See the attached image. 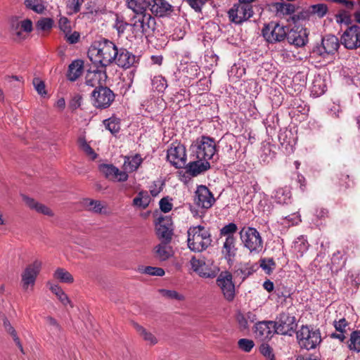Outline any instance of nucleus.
Instances as JSON below:
<instances>
[{"label":"nucleus","instance_id":"18","mask_svg":"<svg viewBox=\"0 0 360 360\" xmlns=\"http://www.w3.org/2000/svg\"><path fill=\"white\" fill-rule=\"evenodd\" d=\"M159 226L157 227V235L162 243L168 244L171 242L173 236V224L172 219L169 217L158 218Z\"/></svg>","mask_w":360,"mask_h":360},{"label":"nucleus","instance_id":"13","mask_svg":"<svg viewBox=\"0 0 360 360\" xmlns=\"http://www.w3.org/2000/svg\"><path fill=\"white\" fill-rule=\"evenodd\" d=\"M229 17L231 22L236 24H241L253 15L251 4H234L229 11Z\"/></svg>","mask_w":360,"mask_h":360},{"label":"nucleus","instance_id":"16","mask_svg":"<svg viewBox=\"0 0 360 360\" xmlns=\"http://www.w3.org/2000/svg\"><path fill=\"white\" fill-rule=\"evenodd\" d=\"M86 84L94 88V90H110L106 86L107 75L105 70H94L89 71L85 77Z\"/></svg>","mask_w":360,"mask_h":360},{"label":"nucleus","instance_id":"61","mask_svg":"<svg viewBox=\"0 0 360 360\" xmlns=\"http://www.w3.org/2000/svg\"><path fill=\"white\" fill-rule=\"evenodd\" d=\"M142 272L150 276H162L165 275L163 269L150 266H146Z\"/></svg>","mask_w":360,"mask_h":360},{"label":"nucleus","instance_id":"53","mask_svg":"<svg viewBox=\"0 0 360 360\" xmlns=\"http://www.w3.org/2000/svg\"><path fill=\"white\" fill-rule=\"evenodd\" d=\"M79 147L85 152V153L90 156L91 160H95L97 158V154L94 149L89 146L84 138L80 137L78 140Z\"/></svg>","mask_w":360,"mask_h":360},{"label":"nucleus","instance_id":"30","mask_svg":"<svg viewBox=\"0 0 360 360\" xmlns=\"http://www.w3.org/2000/svg\"><path fill=\"white\" fill-rule=\"evenodd\" d=\"M192 269L198 274L200 277L213 278L216 276L214 271H203L205 262L193 257L190 261Z\"/></svg>","mask_w":360,"mask_h":360},{"label":"nucleus","instance_id":"3","mask_svg":"<svg viewBox=\"0 0 360 360\" xmlns=\"http://www.w3.org/2000/svg\"><path fill=\"white\" fill-rule=\"evenodd\" d=\"M187 233L188 247L193 252H202L212 244L211 234L203 226L190 227Z\"/></svg>","mask_w":360,"mask_h":360},{"label":"nucleus","instance_id":"62","mask_svg":"<svg viewBox=\"0 0 360 360\" xmlns=\"http://www.w3.org/2000/svg\"><path fill=\"white\" fill-rule=\"evenodd\" d=\"M84 0H68L67 7L72 13H77L79 11Z\"/></svg>","mask_w":360,"mask_h":360},{"label":"nucleus","instance_id":"1","mask_svg":"<svg viewBox=\"0 0 360 360\" xmlns=\"http://www.w3.org/2000/svg\"><path fill=\"white\" fill-rule=\"evenodd\" d=\"M117 53V46L108 39L95 42L88 51L90 60L97 67L105 68L114 63Z\"/></svg>","mask_w":360,"mask_h":360},{"label":"nucleus","instance_id":"39","mask_svg":"<svg viewBox=\"0 0 360 360\" xmlns=\"http://www.w3.org/2000/svg\"><path fill=\"white\" fill-rule=\"evenodd\" d=\"M146 0H127V7L131 9L135 13L143 14L148 6V2L143 4Z\"/></svg>","mask_w":360,"mask_h":360},{"label":"nucleus","instance_id":"59","mask_svg":"<svg viewBox=\"0 0 360 360\" xmlns=\"http://www.w3.org/2000/svg\"><path fill=\"white\" fill-rule=\"evenodd\" d=\"M314 217L316 219V222L319 221H324L329 216V212L326 208L324 207H316L314 210ZM321 224L322 222L320 223Z\"/></svg>","mask_w":360,"mask_h":360},{"label":"nucleus","instance_id":"58","mask_svg":"<svg viewBox=\"0 0 360 360\" xmlns=\"http://www.w3.org/2000/svg\"><path fill=\"white\" fill-rule=\"evenodd\" d=\"M276 8L278 11L285 15H290L295 11V6L290 3H279Z\"/></svg>","mask_w":360,"mask_h":360},{"label":"nucleus","instance_id":"34","mask_svg":"<svg viewBox=\"0 0 360 360\" xmlns=\"http://www.w3.org/2000/svg\"><path fill=\"white\" fill-rule=\"evenodd\" d=\"M142 161L143 160L139 154L132 157H125L123 164L124 169L128 172H135L138 169Z\"/></svg>","mask_w":360,"mask_h":360},{"label":"nucleus","instance_id":"26","mask_svg":"<svg viewBox=\"0 0 360 360\" xmlns=\"http://www.w3.org/2000/svg\"><path fill=\"white\" fill-rule=\"evenodd\" d=\"M219 146L221 147L224 154L228 158H231L237 151L238 142L233 136H223L219 141Z\"/></svg>","mask_w":360,"mask_h":360},{"label":"nucleus","instance_id":"37","mask_svg":"<svg viewBox=\"0 0 360 360\" xmlns=\"http://www.w3.org/2000/svg\"><path fill=\"white\" fill-rule=\"evenodd\" d=\"M20 22L15 17H13L11 20V31L15 37V41H22L26 39V34L22 32L20 27Z\"/></svg>","mask_w":360,"mask_h":360},{"label":"nucleus","instance_id":"24","mask_svg":"<svg viewBox=\"0 0 360 360\" xmlns=\"http://www.w3.org/2000/svg\"><path fill=\"white\" fill-rule=\"evenodd\" d=\"M94 105L97 108H106L115 99L114 91H92Z\"/></svg>","mask_w":360,"mask_h":360},{"label":"nucleus","instance_id":"45","mask_svg":"<svg viewBox=\"0 0 360 360\" xmlns=\"http://www.w3.org/2000/svg\"><path fill=\"white\" fill-rule=\"evenodd\" d=\"M238 231V226L235 223H229L223 226L219 231L220 236H224L225 238H236L234 235Z\"/></svg>","mask_w":360,"mask_h":360},{"label":"nucleus","instance_id":"51","mask_svg":"<svg viewBox=\"0 0 360 360\" xmlns=\"http://www.w3.org/2000/svg\"><path fill=\"white\" fill-rule=\"evenodd\" d=\"M151 84L156 90H165L168 86L167 81L162 75L155 76L151 80Z\"/></svg>","mask_w":360,"mask_h":360},{"label":"nucleus","instance_id":"20","mask_svg":"<svg viewBox=\"0 0 360 360\" xmlns=\"http://www.w3.org/2000/svg\"><path fill=\"white\" fill-rule=\"evenodd\" d=\"M308 34L309 32L306 28L297 26L290 30L288 29L286 39L290 44L301 47L307 43Z\"/></svg>","mask_w":360,"mask_h":360},{"label":"nucleus","instance_id":"23","mask_svg":"<svg viewBox=\"0 0 360 360\" xmlns=\"http://www.w3.org/2000/svg\"><path fill=\"white\" fill-rule=\"evenodd\" d=\"M254 333L255 335L262 339H269L275 333V323L274 321H259L255 325Z\"/></svg>","mask_w":360,"mask_h":360},{"label":"nucleus","instance_id":"47","mask_svg":"<svg viewBox=\"0 0 360 360\" xmlns=\"http://www.w3.org/2000/svg\"><path fill=\"white\" fill-rule=\"evenodd\" d=\"M328 6L325 4H314L309 7L310 13L317 15L320 18H323L328 13Z\"/></svg>","mask_w":360,"mask_h":360},{"label":"nucleus","instance_id":"54","mask_svg":"<svg viewBox=\"0 0 360 360\" xmlns=\"http://www.w3.org/2000/svg\"><path fill=\"white\" fill-rule=\"evenodd\" d=\"M259 262L261 268L268 274H270L276 266L273 258H263Z\"/></svg>","mask_w":360,"mask_h":360},{"label":"nucleus","instance_id":"44","mask_svg":"<svg viewBox=\"0 0 360 360\" xmlns=\"http://www.w3.org/2000/svg\"><path fill=\"white\" fill-rule=\"evenodd\" d=\"M167 244L162 243V242L155 247V257L160 261H165L171 256V252L167 247Z\"/></svg>","mask_w":360,"mask_h":360},{"label":"nucleus","instance_id":"35","mask_svg":"<svg viewBox=\"0 0 360 360\" xmlns=\"http://www.w3.org/2000/svg\"><path fill=\"white\" fill-rule=\"evenodd\" d=\"M103 124L105 126V128L108 130L112 135H116L120 131V119L115 116H112L108 119L104 120L103 121Z\"/></svg>","mask_w":360,"mask_h":360},{"label":"nucleus","instance_id":"63","mask_svg":"<svg viewBox=\"0 0 360 360\" xmlns=\"http://www.w3.org/2000/svg\"><path fill=\"white\" fill-rule=\"evenodd\" d=\"M269 98L271 100L272 105L276 106H280L284 99L281 91H271Z\"/></svg>","mask_w":360,"mask_h":360},{"label":"nucleus","instance_id":"6","mask_svg":"<svg viewBox=\"0 0 360 360\" xmlns=\"http://www.w3.org/2000/svg\"><path fill=\"white\" fill-rule=\"evenodd\" d=\"M288 32V27L274 21L265 24L262 30L263 37L271 44L283 41L287 37Z\"/></svg>","mask_w":360,"mask_h":360},{"label":"nucleus","instance_id":"55","mask_svg":"<svg viewBox=\"0 0 360 360\" xmlns=\"http://www.w3.org/2000/svg\"><path fill=\"white\" fill-rule=\"evenodd\" d=\"M53 25V20L52 18H43L39 19L37 24L36 27L37 30H42V31H46L49 30L52 28Z\"/></svg>","mask_w":360,"mask_h":360},{"label":"nucleus","instance_id":"2","mask_svg":"<svg viewBox=\"0 0 360 360\" xmlns=\"http://www.w3.org/2000/svg\"><path fill=\"white\" fill-rule=\"evenodd\" d=\"M190 157L209 161L218 151L214 138L202 135L193 141L190 146Z\"/></svg>","mask_w":360,"mask_h":360},{"label":"nucleus","instance_id":"22","mask_svg":"<svg viewBox=\"0 0 360 360\" xmlns=\"http://www.w3.org/2000/svg\"><path fill=\"white\" fill-rule=\"evenodd\" d=\"M191 161L185 165L186 173L192 176H197L198 175L207 171L210 168L209 161L198 159L195 157H190Z\"/></svg>","mask_w":360,"mask_h":360},{"label":"nucleus","instance_id":"60","mask_svg":"<svg viewBox=\"0 0 360 360\" xmlns=\"http://www.w3.org/2000/svg\"><path fill=\"white\" fill-rule=\"evenodd\" d=\"M172 199L169 196L162 198L160 202V209L164 213H167L172 210L173 205L171 202Z\"/></svg>","mask_w":360,"mask_h":360},{"label":"nucleus","instance_id":"31","mask_svg":"<svg viewBox=\"0 0 360 360\" xmlns=\"http://www.w3.org/2000/svg\"><path fill=\"white\" fill-rule=\"evenodd\" d=\"M256 264H241L234 271V276L236 279L240 280V283H242L256 271Z\"/></svg>","mask_w":360,"mask_h":360},{"label":"nucleus","instance_id":"19","mask_svg":"<svg viewBox=\"0 0 360 360\" xmlns=\"http://www.w3.org/2000/svg\"><path fill=\"white\" fill-rule=\"evenodd\" d=\"M332 181L340 191H345L354 185V178L345 167L336 170Z\"/></svg>","mask_w":360,"mask_h":360},{"label":"nucleus","instance_id":"12","mask_svg":"<svg viewBox=\"0 0 360 360\" xmlns=\"http://www.w3.org/2000/svg\"><path fill=\"white\" fill-rule=\"evenodd\" d=\"M155 20L150 15H141L131 24L136 37L148 36L155 30Z\"/></svg>","mask_w":360,"mask_h":360},{"label":"nucleus","instance_id":"28","mask_svg":"<svg viewBox=\"0 0 360 360\" xmlns=\"http://www.w3.org/2000/svg\"><path fill=\"white\" fill-rule=\"evenodd\" d=\"M290 105L292 108L290 114L294 115L299 113L302 115H307L309 111V106L302 100V95L300 92L292 99Z\"/></svg>","mask_w":360,"mask_h":360},{"label":"nucleus","instance_id":"64","mask_svg":"<svg viewBox=\"0 0 360 360\" xmlns=\"http://www.w3.org/2000/svg\"><path fill=\"white\" fill-rule=\"evenodd\" d=\"M196 12H201L202 6L207 0H184Z\"/></svg>","mask_w":360,"mask_h":360},{"label":"nucleus","instance_id":"21","mask_svg":"<svg viewBox=\"0 0 360 360\" xmlns=\"http://www.w3.org/2000/svg\"><path fill=\"white\" fill-rule=\"evenodd\" d=\"M278 141L285 151L291 153L294 151L297 136L291 129H284L279 132Z\"/></svg>","mask_w":360,"mask_h":360},{"label":"nucleus","instance_id":"11","mask_svg":"<svg viewBox=\"0 0 360 360\" xmlns=\"http://www.w3.org/2000/svg\"><path fill=\"white\" fill-rule=\"evenodd\" d=\"M340 43L349 50L360 47V27L356 25L349 26L340 37Z\"/></svg>","mask_w":360,"mask_h":360},{"label":"nucleus","instance_id":"5","mask_svg":"<svg viewBox=\"0 0 360 360\" xmlns=\"http://www.w3.org/2000/svg\"><path fill=\"white\" fill-rule=\"evenodd\" d=\"M296 335L300 347L307 350L316 348L321 342L320 330L307 325L302 326Z\"/></svg>","mask_w":360,"mask_h":360},{"label":"nucleus","instance_id":"57","mask_svg":"<svg viewBox=\"0 0 360 360\" xmlns=\"http://www.w3.org/2000/svg\"><path fill=\"white\" fill-rule=\"evenodd\" d=\"M255 346V342L252 340L248 338H241L238 341V348L245 352H250Z\"/></svg>","mask_w":360,"mask_h":360},{"label":"nucleus","instance_id":"14","mask_svg":"<svg viewBox=\"0 0 360 360\" xmlns=\"http://www.w3.org/2000/svg\"><path fill=\"white\" fill-rule=\"evenodd\" d=\"M41 268V262L35 260L32 264L27 265L21 274V282L23 289L27 290L30 287H33L36 279Z\"/></svg>","mask_w":360,"mask_h":360},{"label":"nucleus","instance_id":"17","mask_svg":"<svg viewBox=\"0 0 360 360\" xmlns=\"http://www.w3.org/2000/svg\"><path fill=\"white\" fill-rule=\"evenodd\" d=\"M195 203L201 208L209 209L215 202V199L212 192L206 186L200 185L197 188L195 192Z\"/></svg>","mask_w":360,"mask_h":360},{"label":"nucleus","instance_id":"50","mask_svg":"<svg viewBox=\"0 0 360 360\" xmlns=\"http://www.w3.org/2000/svg\"><path fill=\"white\" fill-rule=\"evenodd\" d=\"M84 205L88 207L89 210L96 214L101 213L103 209V206L99 200L86 199L84 200Z\"/></svg>","mask_w":360,"mask_h":360},{"label":"nucleus","instance_id":"9","mask_svg":"<svg viewBox=\"0 0 360 360\" xmlns=\"http://www.w3.org/2000/svg\"><path fill=\"white\" fill-rule=\"evenodd\" d=\"M167 160L176 169L185 167L186 163L185 146L178 142L172 143L167 150Z\"/></svg>","mask_w":360,"mask_h":360},{"label":"nucleus","instance_id":"49","mask_svg":"<svg viewBox=\"0 0 360 360\" xmlns=\"http://www.w3.org/2000/svg\"><path fill=\"white\" fill-rule=\"evenodd\" d=\"M4 326L6 330L11 335L14 342H15L18 348L20 349V351L23 352V348L20 343V339L17 335V333L15 330L13 328V327L11 325L8 319L4 320Z\"/></svg>","mask_w":360,"mask_h":360},{"label":"nucleus","instance_id":"15","mask_svg":"<svg viewBox=\"0 0 360 360\" xmlns=\"http://www.w3.org/2000/svg\"><path fill=\"white\" fill-rule=\"evenodd\" d=\"M115 57L116 58L114 60V63L124 69L136 67L139 63L140 60L139 56H136L122 47H117V53Z\"/></svg>","mask_w":360,"mask_h":360},{"label":"nucleus","instance_id":"38","mask_svg":"<svg viewBox=\"0 0 360 360\" xmlns=\"http://www.w3.org/2000/svg\"><path fill=\"white\" fill-rule=\"evenodd\" d=\"M47 285H49L50 290L56 295L58 299L63 305H67L68 304L71 303L68 295L58 285L53 284L50 282H48Z\"/></svg>","mask_w":360,"mask_h":360},{"label":"nucleus","instance_id":"7","mask_svg":"<svg viewBox=\"0 0 360 360\" xmlns=\"http://www.w3.org/2000/svg\"><path fill=\"white\" fill-rule=\"evenodd\" d=\"M275 323V333L283 335L292 336L297 326L296 319L288 312H282L276 317Z\"/></svg>","mask_w":360,"mask_h":360},{"label":"nucleus","instance_id":"8","mask_svg":"<svg viewBox=\"0 0 360 360\" xmlns=\"http://www.w3.org/2000/svg\"><path fill=\"white\" fill-rule=\"evenodd\" d=\"M340 47V41L333 34L326 35L322 38L321 44L314 47L312 53L315 56L326 58L328 55L335 54Z\"/></svg>","mask_w":360,"mask_h":360},{"label":"nucleus","instance_id":"29","mask_svg":"<svg viewBox=\"0 0 360 360\" xmlns=\"http://www.w3.org/2000/svg\"><path fill=\"white\" fill-rule=\"evenodd\" d=\"M22 199L25 201V204L31 210H35L37 212L46 216H53V212L49 207H48L44 204H41L36 201L34 198H30L26 195H22Z\"/></svg>","mask_w":360,"mask_h":360},{"label":"nucleus","instance_id":"4","mask_svg":"<svg viewBox=\"0 0 360 360\" xmlns=\"http://www.w3.org/2000/svg\"><path fill=\"white\" fill-rule=\"evenodd\" d=\"M243 246L250 253L258 254L263 248V240L259 232L253 227H243L239 232Z\"/></svg>","mask_w":360,"mask_h":360},{"label":"nucleus","instance_id":"56","mask_svg":"<svg viewBox=\"0 0 360 360\" xmlns=\"http://www.w3.org/2000/svg\"><path fill=\"white\" fill-rule=\"evenodd\" d=\"M335 20L338 24H345L346 25L352 24L351 16L349 13L345 10L340 11V12L335 15Z\"/></svg>","mask_w":360,"mask_h":360},{"label":"nucleus","instance_id":"41","mask_svg":"<svg viewBox=\"0 0 360 360\" xmlns=\"http://www.w3.org/2000/svg\"><path fill=\"white\" fill-rule=\"evenodd\" d=\"M99 170L109 179H115L118 172V168L112 164H102L99 166Z\"/></svg>","mask_w":360,"mask_h":360},{"label":"nucleus","instance_id":"42","mask_svg":"<svg viewBox=\"0 0 360 360\" xmlns=\"http://www.w3.org/2000/svg\"><path fill=\"white\" fill-rule=\"evenodd\" d=\"M129 26H131V25L127 22L123 16L118 14L115 15L113 27L117 30L119 37L124 33Z\"/></svg>","mask_w":360,"mask_h":360},{"label":"nucleus","instance_id":"27","mask_svg":"<svg viewBox=\"0 0 360 360\" xmlns=\"http://www.w3.org/2000/svg\"><path fill=\"white\" fill-rule=\"evenodd\" d=\"M236 238H225V241L224 242L221 253L229 263L233 262L237 255L238 248L236 247Z\"/></svg>","mask_w":360,"mask_h":360},{"label":"nucleus","instance_id":"32","mask_svg":"<svg viewBox=\"0 0 360 360\" xmlns=\"http://www.w3.org/2000/svg\"><path fill=\"white\" fill-rule=\"evenodd\" d=\"M83 65L82 60H73L68 67V79L70 81H75L82 74Z\"/></svg>","mask_w":360,"mask_h":360},{"label":"nucleus","instance_id":"33","mask_svg":"<svg viewBox=\"0 0 360 360\" xmlns=\"http://www.w3.org/2000/svg\"><path fill=\"white\" fill-rule=\"evenodd\" d=\"M273 198L278 204H288L291 200V193L286 187L278 188L274 192Z\"/></svg>","mask_w":360,"mask_h":360},{"label":"nucleus","instance_id":"43","mask_svg":"<svg viewBox=\"0 0 360 360\" xmlns=\"http://www.w3.org/2000/svg\"><path fill=\"white\" fill-rule=\"evenodd\" d=\"M134 327L145 341L148 342L150 345H155L158 342L157 338L151 333L147 331L143 327L137 323L134 324Z\"/></svg>","mask_w":360,"mask_h":360},{"label":"nucleus","instance_id":"10","mask_svg":"<svg viewBox=\"0 0 360 360\" xmlns=\"http://www.w3.org/2000/svg\"><path fill=\"white\" fill-rule=\"evenodd\" d=\"M216 283L221 289L224 298L228 302H232L236 296L232 274L229 271L221 272L216 280Z\"/></svg>","mask_w":360,"mask_h":360},{"label":"nucleus","instance_id":"36","mask_svg":"<svg viewBox=\"0 0 360 360\" xmlns=\"http://www.w3.org/2000/svg\"><path fill=\"white\" fill-rule=\"evenodd\" d=\"M150 197L146 191L139 192L137 196L133 200V205L146 209L150 202Z\"/></svg>","mask_w":360,"mask_h":360},{"label":"nucleus","instance_id":"52","mask_svg":"<svg viewBox=\"0 0 360 360\" xmlns=\"http://www.w3.org/2000/svg\"><path fill=\"white\" fill-rule=\"evenodd\" d=\"M25 4L27 8L37 13H41L45 9L41 0H25Z\"/></svg>","mask_w":360,"mask_h":360},{"label":"nucleus","instance_id":"48","mask_svg":"<svg viewBox=\"0 0 360 360\" xmlns=\"http://www.w3.org/2000/svg\"><path fill=\"white\" fill-rule=\"evenodd\" d=\"M349 348L350 350L355 351L356 352H360V331H353L350 335V343L349 344Z\"/></svg>","mask_w":360,"mask_h":360},{"label":"nucleus","instance_id":"25","mask_svg":"<svg viewBox=\"0 0 360 360\" xmlns=\"http://www.w3.org/2000/svg\"><path fill=\"white\" fill-rule=\"evenodd\" d=\"M155 15L162 17L172 11V6L166 0H151L148 1V6Z\"/></svg>","mask_w":360,"mask_h":360},{"label":"nucleus","instance_id":"40","mask_svg":"<svg viewBox=\"0 0 360 360\" xmlns=\"http://www.w3.org/2000/svg\"><path fill=\"white\" fill-rule=\"evenodd\" d=\"M53 277L61 283H72L74 281L71 274L63 268H58L53 274Z\"/></svg>","mask_w":360,"mask_h":360},{"label":"nucleus","instance_id":"46","mask_svg":"<svg viewBox=\"0 0 360 360\" xmlns=\"http://www.w3.org/2000/svg\"><path fill=\"white\" fill-rule=\"evenodd\" d=\"M293 248L297 252L300 253V256L302 257L308 250L309 243L307 239L303 236H301L295 241Z\"/></svg>","mask_w":360,"mask_h":360}]
</instances>
